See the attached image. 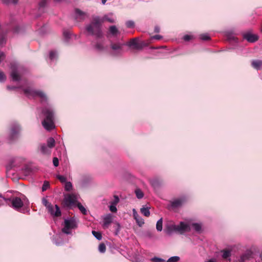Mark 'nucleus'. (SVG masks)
<instances>
[{
	"label": "nucleus",
	"instance_id": "nucleus-1",
	"mask_svg": "<svg viewBox=\"0 0 262 262\" xmlns=\"http://www.w3.org/2000/svg\"><path fill=\"white\" fill-rule=\"evenodd\" d=\"M21 130V127L17 123H13L10 125L8 136L10 143L15 142L18 139Z\"/></svg>",
	"mask_w": 262,
	"mask_h": 262
},
{
	"label": "nucleus",
	"instance_id": "nucleus-2",
	"mask_svg": "<svg viewBox=\"0 0 262 262\" xmlns=\"http://www.w3.org/2000/svg\"><path fill=\"white\" fill-rule=\"evenodd\" d=\"M101 23L102 21L99 17L94 18L91 24L87 27V31L90 34L100 37L102 36V32L100 29Z\"/></svg>",
	"mask_w": 262,
	"mask_h": 262
},
{
	"label": "nucleus",
	"instance_id": "nucleus-3",
	"mask_svg": "<svg viewBox=\"0 0 262 262\" xmlns=\"http://www.w3.org/2000/svg\"><path fill=\"white\" fill-rule=\"evenodd\" d=\"M173 231L182 234L186 232L190 231V227L188 224L181 222L178 225H171L167 227V233L168 234H170Z\"/></svg>",
	"mask_w": 262,
	"mask_h": 262
},
{
	"label": "nucleus",
	"instance_id": "nucleus-4",
	"mask_svg": "<svg viewBox=\"0 0 262 262\" xmlns=\"http://www.w3.org/2000/svg\"><path fill=\"white\" fill-rule=\"evenodd\" d=\"M42 203L44 206L46 207L48 211L51 213L52 215L56 217H59L61 215V211L58 205H55V207L56 211H54V209L53 206L45 198H43L42 199Z\"/></svg>",
	"mask_w": 262,
	"mask_h": 262
},
{
	"label": "nucleus",
	"instance_id": "nucleus-5",
	"mask_svg": "<svg viewBox=\"0 0 262 262\" xmlns=\"http://www.w3.org/2000/svg\"><path fill=\"white\" fill-rule=\"evenodd\" d=\"M64 227L62 229V232L65 234H71L70 229H75L77 228V222L74 218L70 219H66L64 220Z\"/></svg>",
	"mask_w": 262,
	"mask_h": 262
},
{
	"label": "nucleus",
	"instance_id": "nucleus-6",
	"mask_svg": "<svg viewBox=\"0 0 262 262\" xmlns=\"http://www.w3.org/2000/svg\"><path fill=\"white\" fill-rule=\"evenodd\" d=\"M24 92L29 98H35L36 97H38L40 98L42 100H46V96L45 94L41 91L34 90L30 88H27L24 90Z\"/></svg>",
	"mask_w": 262,
	"mask_h": 262
},
{
	"label": "nucleus",
	"instance_id": "nucleus-7",
	"mask_svg": "<svg viewBox=\"0 0 262 262\" xmlns=\"http://www.w3.org/2000/svg\"><path fill=\"white\" fill-rule=\"evenodd\" d=\"M4 199L7 204H9L10 203L11 206L17 210L20 209L24 205L23 202L18 197H14L11 199Z\"/></svg>",
	"mask_w": 262,
	"mask_h": 262
},
{
	"label": "nucleus",
	"instance_id": "nucleus-8",
	"mask_svg": "<svg viewBox=\"0 0 262 262\" xmlns=\"http://www.w3.org/2000/svg\"><path fill=\"white\" fill-rule=\"evenodd\" d=\"M43 127L48 130H51L55 128V125L53 122V116H46L42 122Z\"/></svg>",
	"mask_w": 262,
	"mask_h": 262
},
{
	"label": "nucleus",
	"instance_id": "nucleus-9",
	"mask_svg": "<svg viewBox=\"0 0 262 262\" xmlns=\"http://www.w3.org/2000/svg\"><path fill=\"white\" fill-rule=\"evenodd\" d=\"M123 45L124 44L121 43H113L111 45V48L113 50V54L114 55H119L122 54L123 52Z\"/></svg>",
	"mask_w": 262,
	"mask_h": 262
},
{
	"label": "nucleus",
	"instance_id": "nucleus-10",
	"mask_svg": "<svg viewBox=\"0 0 262 262\" xmlns=\"http://www.w3.org/2000/svg\"><path fill=\"white\" fill-rule=\"evenodd\" d=\"M76 201L77 197L74 194H69L67 195L64 199V204L67 206H69L75 204Z\"/></svg>",
	"mask_w": 262,
	"mask_h": 262
},
{
	"label": "nucleus",
	"instance_id": "nucleus-11",
	"mask_svg": "<svg viewBox=\"0 0 262 262\" xmlns=\"http://www.w3.org/2000/svg\"><path fill=\"white\" fill-rule=\"evenodd\" d=\"M11 69L12 70L11 73V77L13 80L18 81L20 79V76L17 73V67L15 63L11 64Z\"/></svg>",
	"mask_w": 262,
	"mask_h": 262
},
{
	"label": "nucleus",
	"instance_id": "nucleus-12",
	"mask_svg": "<svg viewBox=\"0 0 262 262\" xmlns=\"http://www.w3.org/2000/svg\"><path fill=\"white\" fill-rule=\"evenodd\" d=\"M126 45L129 47H133L134 49H137L141 48V45L138 42V38H132Z\"/></svg>",
	"mask_w": 262,
	"mask_h": 262
},
{
	"label": "nucleus",
	"instance_id": "nucleus-13",
	"mask_svg": "<svg viewBox=\"0 0 262 262\" xmlns=\"http://www.w3.org/2000/svg\"><path fill=\"white\" fill-rule=\"evenodd\" d=\"M244 38L250 42H254L258 39V37L256 35L250 33L245 34L244 35Z\"/></svg>",
	"mask_w": 262,
	"mask_h": 262
},
{
	"label": "nucleus",
	"instance_id": "nucleus-14",
	"mask_svg": "<svg viewBox=\"0 0 262 262\" xmlns=\"http://www.w3.org/2000/svg\"><path fill=\"white\" fill-rule=\"evenodd\" d=\"M183 203V200L181 199H178L172 201H170L171 207L172 209L180 207L182 205Z\"/></svg>",
	"mask_w": 262,
	"mask_h": 262
},
{
	"label": "nucleus",
	"instance_id": "nucleus-15",
	"mask_svg": "<svg viewBox=\"0 0 262 262\" xmlns=\"http://www.w3.org/2000/svg\"><path fill=\"white\" fill-rule=\"evenodd\" d=\"M221 252L222 253V257L223 259L226 260V261L229 260L230 261V257L231 256V250L228 249H223L221 251Z\"/></svg>",
	"mask_w": 262,
	"mask_h": 262
},
{
	"label": "nucleus",
	"instance_id": "nucleus-16",
	"mask_svg": "<svg viewBox=\"0 0 262 262\" xmlns=\"http://www.w3.org/2000/svg\"><path fill=\"white\" fill-rule=\"evenodd\" d=\"M75 15L76 19L78 20H82L87 17V14L85 13L78 9H75Z\"/></svg>",
	"mask_w": 262,
	"mask_h": 262
},
{
	"label": "nucleus",
	"instance_id": "nucleus-17",
	"mask_svg": "<svg viewBox=\"0 0 262 262\" xmlns=\"http://www.w3.org/2000/svg\"><path fill=\"white\" fill-rule=\"evenodd\" d=\"M112 215L108 214L103 219V226L105 228L108 227V225L112 222Z\"/></svg>",
	"mask_w": 262,
	"mask_h": 262
},
{
	"label": "nucleus",
	"instance_id": "nucleus-18",
	"mask_svg": "<svg viewBox=\"0 0 262 262\" xmlns=\"http://www.w3.org/2000/svg\"><path fill=\"white\" fill-rule=\"evenodd\" d=\"M150 183L153 187L157 188L161 185L162 182L158 179H154L150 180Z\"/></svg>",
	"mask_w": 262,
	"mask_h": 262
},
{
	"label": "nucleus",
	"instance_id": "nucleus-19",
	"mask_svg": "<svg viewBox=\"0 0 262 262\" xmlns=\"http://www.w3.org/2000/svg\"><path fill=\"white\" fill-rule=\"evenodd\" d=\"M49 148L48 146L46 145L45 144H42L40 146L41 152L43 154L50 155L51 154V150Z\"/></svg>",
	"mask_w": 262,
	"mask_h": 262
},
{
	"label": "nucleus",
	"instance_id": "nucleus-20",
	"mask_svg": "<svg viewBox=\"0 0 262 262\" xmlns=\"http://www.w3.org/2000/svg\"><path fill=\"white\" fill-rule=\"evenodd\" d=\"M134 216L137 223L139 226H142L144 224L143 219L140 217L137 213H134Z\"/></svg>",
	"mask_w": 262,
	"mask_h": 262
},
{
	"label": "nucleus",
	"instance_id": "nucleus-21",
	"mask_svg": "<svg viewBox=\"0 0 262 262\" xmlns=\"http://www.w3.org/2000/svg\"><path fill=\"white\" fill-rule=\"evenodd\" d=\"M109 32L113 36H117L119 34V31L115 26H112L110 27Z\"/></svg>",
	"mask_w": 262,
	"mask_h": 262
},
{
	"label": "nucleus",
	"instance_id": "nucleus-22",
	"mask_svg": "<svg viewBox=\"0 0 262 262\" xmlns=\"http://www.w3.org/2000/svg\"><path fill=\"white\" fill-rule=\"evenodd\" d=\"M261 64L262 62L260 60H253L252 62V67L257 70H258L260 68Z\"/></svg>",
	"mask_w": 262,
	"mask_h": 262
},
{
	"label": "nucleus",
	"instance_id": "nucleus-23",
	"mask_svg": "<svg viewBox=\"0 0 262 262\" xmlns=\"http://www.w3.org/2000/svg\"><path fill=\"white\" fill-rule=\"evenodd\" d=\"M55 141L54 138L51 137L47 140V146L49 148H52L55 146Z\"/></svg>",
	"mask_w": 262,
	"mask_h": 262
},
{
	"label": "nucleus",
	"instance_id": "nucleus-24",
	"mask_svg": "<svg viewBox=\"0 0 262 262\" xmlns=\"http://www.w3.org/2000/svg\"><path fill=\"white\" fill-rule=\"evenodd\" d=\"M141 212L146 217L150 215V212L148 207H142L140 209Z\"/></svg>",
	"mask_w": 262,
	"mask_h": 262
},
{
	"label": "nucleus",
	"instance_id": "nucleus-25",
	"mask_svg": "<svg viewBox=\"0 0 262 262\" xmlns=\"http://www.w3.org/2000/svg\"><path fill=\"white\" fill-rule=\"evenodd\" d=\"M104 19L109 21L110 23H113L115 22V18L113 17V15L112 14L106 15L104 17Z\"/></svg>",
	"mask_w": 262,
	"mask_h": 262
},
{
	"label": "nucleus",
	"instance_id": "nucleus-26",
	"mask_svg": "<svg viewBox=\"0 0 262 262\" xmlns=\"http://www.w3.org/2000/svg\"><path fill=\"white\" fill-rule=\"evenodd\" d=\"M162 219H160L158 221L156 224V229L158 231H161L162 230Z\"/></svg>",
	"mask_w": 262,
	"mask_h": 262
},
{
	"label": "nucleus",
	"instance_id": "nucleus-27",
	"mask_svg": "<svg viewBox=\"0 0 262 262\" xmlns=\"http://www.w3.org/2000/svg\"><path fill=\"white\" fill-rule=\"evenodd\" d=\"M251 254L250 253H247L245 254H243L241 257L240 259V262H245V260L249 259V258L251 256Z\"/></svg>",
	"mask_w": 262,
	"mask_h": 262
},
{
	"label": "nucleus",
	"instance_id": "nucleus-28",
	"mask_svg": "<svg viewBox=\"0 0 262 262\" xmlns=\"http://www.w3.org/2000/svg\"><path fill=\"white\" fill-rule=\"evenodd\" d=\"M135 193H136V196L138 199H141L144 196V194H143V192L139 189H137L135 190Z\"/></svg>",
	"mask_w": 262,
	"mask_h": 262
},
{
	"label": "nucleus",
	"instance_id": "nucleus-29",
	"mask_svg": "<svg viewBox=\"0 0 262 262\" xmlns=\"http://www.w3.org/2000/svg\"><path fill=\"white\" fill-rule=\"evenodd\" d=\"M93 235L98 240H101L102 238L101 233L99 232L96 231H92Z\"/></svg>",
	"mask_w": 262,
	"mask_h": 262
},
{
	"label": "nucleus",
	"instance_id": "nucleus-30",
	"mask_svg": "<svg viewBox=\"0 0 262 262\" xmlns=\"http://www.w3.org/2000/svg\"><path fill=\"white\" fill-rule=\"evenodd\" d=\"M77 206H78L79 209L80 210V211L83 214H86V213H87L86 210L80 203H78Z\"/></svg>",
	"mask_w": 262,
	"mask_h": 262
},
{
	"label": "nucleus",
	"instance_id": "nucleus-31",
	"mask_svg": "<svg viewBox=\"0 0 262 262\" xmlns=\"http://www.w3.org/2000/svg\"><path fill=\"white\" fill-rule=\"evenodd\" d=\"M64 189L66 191H69L72 189V184L70 182H66Z\"/></svg>",
	"mask_w": 262,
	"mask_h": 262
},
{
	"label": "nucleus",
	"instance_id": "nucleus-32",
	"mask_svg": "<svg viewBox=\"0 0 262 262\" xmlns=\"http://www.w3.org/2000/svg\"><path fill=\"white\" fill-rule=\"evenodd\" d=\"M192 227L194 228V230L197 232L201 231L202 229L201 225L198 223H193L192 224Z\"/></svg>",
	"mask_w": 262,
	"mask_h": 262
},
{
	"label": "nucleus",
	"instance_id": "nucleus-33",
	"mask_svg": "<svg viewBox=\"0 0 262 262\" xmlns=\"http://www.w3.org/2000/svg\"><path fill=\"white\" fill-rule=\"evenodd\" d=\"M99 251L101 253H104L106 251V246L105 245L104 243H101L99 245L98 248Z\"/></svg>",
	"mask_w": 262,
	"mask_h": 262
},
{
	"label": "nucleus",
	"instance_id": "nucleus-34",
	"mask_svg": "<svg viewBox=\"0 0 262 262\" xmlns=\"http://www.w3.org/2000/svg\"><path fill=\"white\" fill-rule=\"evenodd\" d=\"M180 257L177 256H174L170 257L167 260V262H178L180 260Z\"/></svg>",
	"mask_w": 262,
	"mask_h": 262
},
{
	"label": "nucleus",
	"instance_id": "nucleus-35",
	"mask_svg": "<svg viewBox=\"0 0 262 262\" xmlns=\"http://www.w3.org/2000/svg\"><path fill=\"white\" fill-rule=\"evenodd\" d=\"M95 48L98 51H102L104 49L103 44L101 42H98L96 45Z\"/></svg>",
	"mask_w": 262,
	"mask_h": 262
},
{
	"label": "nucleus",
	"instance_id": "nucleus-36",
	"mask_svg": "<svg viewBox=\"0 0 262 262\" xmlns=\"http://www.w3.org/2000/svg\"><path fill=\"white\" fill-rule=\"evenodd\" d=\"M50 186V184L48 181H45L42 187V191H46Z\"/></svg>",
	"mask_w": 262,
	"mask_h": 262
},
{
	"label": "nucleus",
	"instance_id": "nucleus-37",
	"mask_svg": "<svg viewBox=\"0 0 262 262\" xmlns=\"http://www.w3.org/2000/svg\"><path fill=\"white\" fill-rule=\"evenodd\" d=\"M200 38L203 40H208L210 39V37L207 34H203L200 35Z\"/></svg>",
	"mask_w": 262,
	"mask_h": 262
},
{
	"label": "nucleus",
	"instance_id": "nucleus-38",
	"mask_svg": "<svg viewBox=\"0 0 262 262\" xmlns=\"http://www.w3.org/2000/svg\"><path fill=\"white\" fill-rule=\"evenodd\" d=\"M119 202V199L118 196L114 195V199L111 202L112 205H116Z\"/></svg>",
	"mask_w": 262,
	"mask_h": 262
},
{
	"label": "nucleus",
	"instance_id": "nucleus-39",
	"mask_svg": "<svg viewBox=\"0 0 262 262\" xmlns=\"http://www.w3.org/2000/svg\"><path fill=\"white\" fill-rule=\"evenodd\" d=\"M57 179L62 183L66 182V178L63 176L61 175H58L57 176Z\"/></svg>",
	"mask_w": 262,
	"mask_h": 262
},
{
	"label": "nucleus",
	"instance_id": "nucleus-40",
	"mask_svg": "<svg viewBox=\"0 0 262 262\" xmlns=\"http://www.w3.org/2000/svg\"><path fill=\"white\" fill-rule=\"evenodd\" d=\"M151 260L153 262H165V260L156 257L152 258Z\"/></svg>",
	"mask_w": 262,
	"mask_h": 262
},
{
	"label": "nucleus",
	"instance_id": "nucleus-41",
	"mask_svg": "<svg viewBox=\"0 0 262 262\" xmlns=\"http://www.w3.org/2000/svg\"><path fill=\"white\" fill-rule=\"evenodd\" d=\"M126 25L127 26V28H133L134 27V21H127L126 23Z\"/></svg>",
	"mask_w": 262,
	"mask_h": 262
},
{
	"label": "nucleus",
	"instance_id": "nucleus-42",
	"mask_svg": "<svg viewBox=\"0 0 262 262\" xmlns=\"http://www.w3.org/2000/svg\"><path fill=\"white\" fill-rule=\"evenodd\" d=\"M6 76L5 74L0 71V82H3L6 80Z\"/></svg>",
	"mask_w": 262,
	"mask_h": 262
},
{
	"label": "nucleus",
	"instance_id": "nucleus-43",
	"mask_svg": "<svg viewBox=\"0 0 262 262\" xmlns=\"http://www.w3.org/2000/svg\"><path fill=\"white\" fill-rule=\"evenodd\" d=\"M53 164L55 166V167H57L59 165V160H58V159L56 157H54L53 158Z\"/></svg>",
	"mask_w": 262,
	"mask_h": 262
},
{
	"label": "nucleus",
	"instance_id": "nucleus-44",
	"mask_svg": "<svg viewBox=\"0 0 262 262\" xmlns=\"http://www.w3.org/2000/svg\"><path fill=\"white\" fill-rule=\"evenodd\" d=\"M110 210L112 212H116L117 210L116 205L112 204L110 206Z\"/></svg>",
	"mask_w": 262,
	"mask_h": 262
},
{
	"label": "nucleus",
	"instance_id": "nucleus-45",
	"mask_svg": "<svg viewBox=\"0 0 262 262\" xmlns=\"http://www.w3.org/2000/svg\"><path fill=\"white\" fill-rule=\"evenodd\" d=\"M56 54L54 51H51L50 52L49 56L50 58L52 60L55 58Z\"/></svg>",
	"mask_w": 262,
	"mask_h": 262
},
{
	"label": "nucleus",
	"instance_id": "nucleus-46",
	"mask_svg": "<svg viewBox=\"0 0 262 262\" xmlns=\"http://www.w3.org/2000/svg\"><path fill=\"white\" fill-rule=\"evenodd\" d=\"M192 38V36L191 35H185L183 37V39L185 40V41H188L190 39H191Z\"/></svg>",
	"mask_w": 262,
	"mask_h": 262
},
{
	"label": "nucleus",
	"instance_id": "nucleus-47",
	"mask_svg": "<svg viewBox=\"0 0 262 262\" xmlns=\"http://www.w3.org/2000/svg\"><path fill=\"white\" fill-rule=\"evenodd\" d=\"M47 4V1L46 0H41L40 2L39 3V6L40 7H43L45 6V5Z\"/></svg>",
	"mask_w": 262,
	"mask_h": 262
},
{
	"label": "nucleus",
	"instance_id": "nucleus-48",
	"mask_svg": "<svg viewBox=\"0 0 262 262\" xmlns=\"http://www.w3.org/2000/svg\"><path fill=\"white\" fill-rule=\"evenodd\" d=\"M162 38V37L161 35H154V36H152L151 37V39H155L159 40V39H161Z\"/></svg>",
	"mask_w": 262,
	"mask_h": 262
},
{
	"label": "nucleus",
	"instance_id": "nucleus-49",
	"mask_svg": "<svg viewBox=\"0 0 262 262\" xmlns=\"http://www.w3.org/2000/svg\"><path fill=\"white\" fill-rule=\"evenodd\" d=\"M6 42V40L4 37H2L0 38V46H2L3 43Z\"/></svg>",
	"mask_w": 262,
	"mask_h": 262
},
{
	"label": "nucleus",
	"instance_id": "nucleus-50",
	"mask_svg": "<svg viewBox=\"0 0 262 262\" xmlns=\"http://www.w3.org/2000/svg\"><path fill=\"white\" fill-rule=\"evenodd\" d=\"M5 55L4 53L0 52V62L5 58Z\"/></svg>",
	"mask_w": 262,
	"mask_h": 262
},
{
	"label": "nucleus",
	"instance_id": "nucleus-51",
	"mask_svg": "<svg viewBox=\"0 0 262 262\" xmlns=\"http://www.w3.org/2000/svg\"><path fill=\"white\" fill-rule=\"evenodd\" d=\"M53 113H54L52 110H47L46 113L45 115H53Z\"/></svg>",
	"mask_w": 262,
	"mask_h": 262
},
{
	"label": "nucleus",
	"instance_id": "nucleus-52",
	"mask_svg": "<svg viewBox=\"0 0 262 262\" xmlns=\"http://www.w3.org/2000/svg\"><path fill=\"white\" fill-rule=\"evenodd\" d=\"M63 35H64V36L66 38H68V37H69L70 33H68V32H63Z\"/></svg>",
	"mask_w": 262,
	"mask_h": 262
},
{
	"label": "nucleus",
	"instance_id": "nucleus-53",
	"mask_svg": "<svg viewBox=\"0 0 262 262\" xmlns=\"http://www.w3.org/2000/svg\"><path fill=\"white\" fill-rule=\"evenodd\" d=\"M159 31H160V28L159 27H155V31L156 32H159Z\"/></svg>",
	"mask_w": 262,
	"mask_h": 262
},
{
	"label": "nucleus",
	"instance_id": "nucleus-54",
	"mask_svg": "<svg viewBox=\"0 0 262 262\" xmlns=\"http://www.w3.org/2000/svg\"><path fill=\"white\" fill-rule=\"evenodd\" d=\"M2 1L6 4H8L10 2V0H2Z\"/></svg>",
	"mask_w": 262,
	"mask_h": 262
},
{
	"label": "nucleus",
	"instance_id": "nucleus-55",
	"mask_svg": "<svg viewBox=\"0 0 262 262\" xmlns=\"http://www.w3.org/2000/svg\"><path fill=\"white\" fill-rule=\"evenodd\" d=\"M207 262H216V261H215V260L214 259H211L209 260Z\"/></svg>",
	"mask_w": 262,
	"mask_h": 262
},
{
	"label": "nucleus",
	"instance_id": "nucleus-56",
	"mask_svg": "<svg viewBox=\"0 0 262 262\" xmlns=\"http://www.w3.org/2000/svg\"><path fill=\"white\" fill-rule=\"evenodd\" d=\"M11 2L13 4H16L17 2V0H12Z\"/></svg>",
	"mask_w": 262,
	"mask_h": 262
},
{
	"label": "nucleus",
	"instance_id": "nucleus-57",
	"mask_svg": "<svg viewBox=\"0 0 262 262\" xmlns=\"http://www.w3.org/2000/svg\"><path fill=\"white\" fill-rule=\"evenodd\" d=\"M107 0H102V3L105 4Z\"/></svg>",
	"mask_w": 262,
	"mask_h": 262
},
{
	"label": "nucleus",
	"instance_id": "nucleus-58",
	"mask_svg": "<svg viewBox=\"0 0 262 262\" xmlns=\"http://www.w3.org/2000/svg\"><path fill=\"white\" fill-rule=\"evenodd\" d=\"M0 198H3L2 195L0 194Z\"/></svg>",
	"mask_w": 262,
	"mask_h": 262
}]
</instances>
